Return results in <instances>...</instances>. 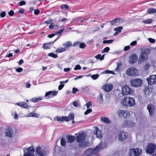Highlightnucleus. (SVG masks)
<instances>
[{
	"label": "nucleus",
	"mask_w": 156,
	"mask_h": 156,
	"mask_svg": "<svg viewBox=\"0 0 156 156\" xmlns=\"http://www.w3.org/2000/svg\"><path fill=\"white\" fill-rule=\"evenodd\" d=\"M121 103L122 105L126 107H133L135 105L134 99L129 97H125L122 100Z\"/></svg>",
	"instance_id": "obj_1"
},
{
	"label": "nucleus",
	"mask_w": 156,
	"mask_h": 156,
	"mask_svg": "<svg viewBox=\"0 0 156 156\" xmlns=\"http://www.w3.org/2000/svg\"><path fill=\"white\" fill-rule=\"evenodd\" d=\"M142 152V150L137 148L130 149L129 151V156H140Z\"/></svg>",
	"instance_id": "obj_2"
},
{
	"label": "nucleus",
	"mask_w": 156,
	"mask_h": 156,
	"mask_svg": "<svg viewBox=\"0 0 156 156\" xmlns=\"http://www.w3.org/2000/svg\"><path fill=\"white\" fill-rule=\"evenodd\" d=\"M130 83L132 86L138 87L142 84V80L139 78L132 79L130 81Z\"/></svg>",
	"instance_id": "obj_3"
},
{
	"label": "nucleus",
	"mask_w": 156,
	"mask_h": 156,
	"mask_svg": "<svg viewBox=\"0 0 156 156\" xmlns=\"http://www.w3.org/2000/svg\"><path fill=\"white\" fill-rule=\"evenodd\" d=\"M126 73L130 76H135L137 75L138 70L134 67L129 68L126 71Z\"/></svg>",
	"instance_id": "obj_4"
},
{
	"label": "nucleus",
	"mask_w": 156,
	"mask_h": 156,
	"mask_svg": "<svg viewBox=\"0 0 156 156\" xmlns=\"http://www.w3.org/2000/svg\"><path fill=\"white\" fill-rule=\"evenodd\" d=\"M148 58V55L147 53L145 51L142 52L139 56L138 62L140 63L147 61Z\"/></svg>",
	"instance_id": "obj_5"
},
{
	"label": "nucleus",
	"mask_w": 156,
	"mask_h": 156,
	"mask_svg": "<svg viewBox=\"0 0 156 156\" xmlns=\"http://www.w3.org/2000/svg\"><path fill=\"white\" fill-rule=\"evenodd\" d=\"M156 146L154 144H149L147 146L146 152L147 153L152 154L154 152Z\"/></svg>",
	"instance_id": "obj_6"
},
{
	"label": "nucleus",
	"mask_w": 156,
	"mask_h": 156,
	"mask_svg": "<svg viewBox=\"0 0 156 156\" xmlns=\"http://www.w3.org/2000/svg\"><path fill=\"white\" fill-rule=\"evenodd\" d=\"M36 153L39 156H45L46 154V151L40 146H37L36 148Z\"/></svg>",
	"instance_id": "obj_7"
},
{
	"label": "nucleus",
	"mask_w": 156,
	"mask_h": 156,
	"mask_svg": "<svg viewBox=\"0 0 156 156\" xmlns=\"http://www.w3.org/2000/svg\"><path fill=\"white\" fill-rule=\"evenodd\" d=\"M147 109L149 112L150 116H152L155 111V106L152 104H150L147 105Z\"/></svg>",
	"instance_id": "obj_8"
},
{
	"label": "nucleus",
	"mask_w": 156,
	"mask_h": 156,
	"mask_svg": "<svg viewBox=\"0 0 156 156\" xmlns=\"http://www.w3.org/2000/svg\"><path fill=\"white\" fill-rule=\"evenodd\" d=\"M128 136V133L124 131L120 132L118 136V139L119 141H122L126 139Z\"/></svg>",
	"instance_id": "obj_9"
},
{
	"label": "nucleus",
	"mask_w": 156,
	"mask_h": 156,
	"mask_svg": "<svg viewBox=\"0 0 156 156\" xmlns=\"http://www.w3.org/2000/svg\"><path fill=\"white\" fill-rule=\"evenodd\" d=\"M103 143L101 142L94 149H91V151L93 154H95L98 153L101 149L105 148V146L103 147Z\"/></svg>",
	"instance_id": "obj_10"
},
{
	"label": "nucleus",
	"mask_w": 156,
	"mask_h": 156,
	"mask_svg": "<svg viewBox=\"0 0 156 156\" xmlns=\"http://www.w3.org/2000/svg\"><path fill=\"white\" fill-rule=\"evenodd\" d=\"M86 135L84 133H80L76 136V141L77 142L81 143L84 141L85 139Z\"/></svg>",
	"instance_id": "obj_11"
},
{
	"label": "nucleus",
	"mask_w": 156,
	"mask_h": 156,
	"mask_svg": "<svg viewBox=\"0 0 156 156\" xmlns=\"http://www.w3.org/2000/svg\"><path fill=\"white\" fill-rule=\"evenodd\" d=\"M5 135L9 137L12 138L14 136V132L12 129L9 127H8L5 131Z\"/></svg>",
	"instance_id": "obj_12"
},
{
	"label": "nucleus",
	"mask_w": 156,
	"mask_h": 156,
	"mask_svg": "<svg viewBox=\"0 0 156 156\" xmlns=\"http://www.w3.org/2000/svg\"><path fill=\"white\" fill-rule=\"evenodd\" d=\"M147 80L149 85L154 84L156 83V75H151Z\"/></svg>",
	"instance_id": "obj_13"
},
{
	"label": "nucleus",
	"mask_w": 156,
	"mask_h": 156,
	"mask_svg": "<svg viewBox=\"0 0 156 156\" xmlns=\"http://www.w3.org/2000/svg\"><path fill=\"white\" fill-rule=\"evenodd\" d=\"M135 125V123L131 121H127L125 120L124 121L123 124V127H132Z\"/></svg>",
	"instance_id": "obj_14"
},
{
	"label": "nucleus",
	"mask_w": 156,
	"mask_h": 156,
	"mask_svg": "<svg viewBox=\"0 0 156 156\" xmlns=\"http://www.w3.org/2000/svg\"><path fill=\"white\" fill-rule=\"evenodd\" d=\"M132 90L130 89L128 86H125L122 89L123 94L127 95L130 94L132 92Z\"/></svg>",
	"instance_id": "obj_15"
},
{
	"label": "nucleus",
	"mask_w": 156,
	"mask_h": 156,
	"mask_svg": "<svg viewBox=\"0 0 156 156\" xmlns=\"http://www.w3.org/2000/svg\"><path fill=\"white\" fill-rule=\"evenodd\" d=\"M137 58L136 55L135 54H132L129 57V62L130 64H133L137 61Z\"/></svg>",
	"instance_id": "obj_16"
},
{
	"label": "nucleus",
	"mask_w": 156,
	"mask_h": 156,
	"mask_svg": "<svg viewBox=\"0 0 156 156\" xmlns=\"http://www.w3.org/2000/svg\"><path fill=\"white\" fill-rule=\"evenodd\" d=\"M102 88L105 91L108 92L112 90L113 86L112 84H106L102 87Z\"/></svg>",
	"instance_id": "obj_17"
},
{
	"label": "nucleus",
	"mask_w": 156,
	"mask_h": 156,
	"mask_svg": "<svg viewBox=\"0 0 156 156\" xmlns=\"http://www.w3.org/2000/svg\"><path fill=\"white\" fill-rule=\"evenodd\" d=\"M58 39V37H57L56 39H55L54 41L52 42H51L48 43H45L43 44V48L45 49H48L50 48V47L51 46L52 44H53L54 42L57 39Z\"/></svg>",
	"instance_id": "obj_18"
},
{
	"label": "nucleus",
	"mask_w": 156,
	"mask_h": 156,
	"mask_svg": "<svg viewBox=\"0 0 156 156\" xmlns=\"http://www.w3.org/2000/svg\"><path fill=\"white\" fill-rule=\"evenodd\" d=\"M65 119V121H69L70 120H74V114L73 113H70L68 116H64Z\"/></svg>",
	"instance_id": "obj_19"
},
{
	"label": "nucleus",
	"mask_w": 156,
	"mask_h": 156,
	"mask_svg": "<svg viewBox=\"0 0 156 156\" xmlns=\"http://www.w3.org/2000/svg\"><path fill=\"white\" fill-rule=\"evenodd\" d=\"M15 104L24 108H28L29 107V106L27 105V104L24 102H20L19 103H16Z\"/></svg>",
	"instance_id": "obj_20"
},
{
	"label": "nucleus",
	"mask_w": 156,
	"mask_h": 156,
	"mask_svg": "<svg viewBox=\"0 0 156 156\" xmlns=\"http://www.w3.org/2000/svg\"><path fill=\"white\" fill-rule=\"evenodd\" d=\"M90 144L88 142H83L78 144V146L80 147L85 148L90 146Z\"/></svg>",
	"instance_id": "obj_21"
},
{
	"label": "nucleus",
	"mask_w": 156,
	"mask_h": 156,
	"mask_svg": "<svg viewBox=\"0 0 156 156\" xmlns=\"http://www.w3.org/2000/svg\"><path fill=\"white\" fill-rule=\"evenodd\" d=\"M66 137L67 139V143H72L76 139V137L74 136L67 135Z\"/></svg>",
	"instance_id": "obj_22"
},
{
	"label": "nucleus",
	"mask_w": 156,
	"mask_h": 156,
	"mask_svg": "<svg viewBox=\"0 0 156 156\" xmlns=\"http://www.w3.org/2000/svg\"><path fill=\"white\" fill-rule=\"evenodd\" d=\"M95 134L96 135L97 137L99 139H101L102 137V135L101 131L99 130L98 128L97 127L95 128Z\"/></svg>",
	"instance_id": "obj_23"
},
{
	"label": "nucleus",
	"mask_w": 156,
	"mask_h": 156,
	"mask_svg": "<svg viewBox=\"0 0 156 156\" xmlns=\"http://www.w3.org/2000/svg\"><path fill=\"white\" fill-rule=\"evenodd\" d=\"M101 120L103 122L107 124H109L110 123V121L109 119L107 117H102L101 118Z\"/></svg>",
	"instance_id": "obj_24"
},
{
	"label": "nucleus",
	"mask_w": 156,
	"mask_h": 156,
	"mask_svg": "<svg viewBox=\"0 0 156 156\" xmlns=\"http://www.w3.org/2000/svg\"><path fill=\"white\" fill-rule=\"evenodd\" d=\"M27 117H35L37 118L39 117V115L36 114L34 112H32L28 114Z\"/></svg>",
	"instance_id": "obj_25"
},
{
	"label": "nucleus",
	"mask_w": 156,
	"mask_h": 156,
	"mask_svg": "<svg viewBox=\"0 0 156 156\" xmlns=\"http://www.w3.org/2000/svg\"><path fill=\"white\" fill-rule=\"evenodd\" d=\"M42 99V97H39L37 98L34 97L31 98V101L34 102H37L39 101H41Z\"/></svg>",
	"instance_id": "obj_26"
},
{
	"label": "nucleus",
	"mask_w": 156,
	"mask_h": 156,
	"mask_svg": "<svg viewBox=\"0 0 156 156\" xmlns=\"http://www.w3.org/2000/svg\"><path fill=\"white\" fill-rule=\"evenodd\" d=\"M147 12L149 14H153L156 13V9L150 8L147 9Z\"/></svg>",
	"instance_id": "obj_27"
},
{
	"label": "nucleus",
	"mask_w": 156,
	"mask_h": 156,
	"mask_svg": "<svg viewBox=\"0 0 156 156\" xmlns=\"http://www.w3.org/2000/svg\"><path fill=\"white\" fill-rule=\"evenodd\" d=\"M62 45L64 48H68L72 46V43L70 41H67L66 43L63 44Z\"/></svg>",
	"instance_id": "obj_28"
},
{
	"label": "nucleus",
	"mask_w": 156,
	"mask_h": 156,
	"mask_svg": "<svg viewBox=\"0 0 156 156\" xmlns=\"http://www.w3.org/2000/svg\"><path fill=\"white\" fill-rule=\"evenodd\" d=\"M27 152H29L30 153H32L33 154H34L35 151V150L32 146L28 147L27 149Z\"/></svg>",
	"instance_id": "obj_29"
},
{
	"label": "nucleus",
	"mask_w": 156,
	"mask_h": 156,
	"mask_svg": "<svg viewBox=\"0 0 156 156\" xmlns=\"http://www.w3.org/2000/svg\"><path fill=\"white\" fill-rule=\"evenodd\" d=\"M56 119L59 122H62L64 121H65V119L64 116H62V117H57L54 119V120Z\"/></svg>",
	"instance_id": "obj_30"
},
{
	"label": "nucleus",
	"mask_w": 156,
	"mask_h": 156,
	"mask_svg": "<svg viewBox=\"0 0 156 156\" xmlns=\"http://www.w3.org/2000/svg\"><path fill=\"white\" fill-rule=\"evenodd\" d=\"M124 110H119L117 112V113L118 114L119 116L120 117L122 118L123 117Z\"/></svg>",
	"instance_id": "obj_31"
},
{
	"label": "nucleus",
	"mask_w": 156,
	"mask_h": 156,
	"mask_svg": "<svg viewBox=\"0 0 156 156\" xmlns=\"http://www.w3.org/2000/svg\"><path fill=\"white\" fill-rule=\"evenodd\" d=\"M122 66V64L121 62L118 63L116 69L115 70V72H119Z\"/></svg>",
	"instance_id": "obj_32"
},
{
	"label": "nucleus",
	"mask_w": 156,
	"mask_h": 156,
	"mask_svg": "<svg viewBox=\"0 0 156 156\" xmlns=\"http://www.w3.org/2000/svg\"><path fill=\"white\" fill-rule=\"evenodd\" d=\"M66 51V49L64 48H58L56 51V53H59L64 52Z\"/></svg>",
	"instance_id": "obj_33"
},
{
	"label": "nucleus",
	"mask_w": 156,
	"mask_h": 156,
	"mask_svg": "<svg viewBox=\"0 0 156 156\" xmlns=\"http://www.w3.org/2000/svg\"><path fill=\"white\" fill-rule=\"evenodd\" d=\"M98 100L100 103L102 104L103 102V95L101 93L99 94L98 98Z\"/></svg>",
	"instance_id": "obj_34"
},
{
	"label": "nucleus",
	"mask_w": 156,
	"mask_h": 156,
	"mask_svg": "<svg viewBox=\"0 0 156 156\" xmlns=\"http://www.w3.org/2000/svg\"><path fill=\"white\" fill-rule=\"evenodd\" d=\"M85 154L87 156H89L93 154L91 148L86 150L85 151Z\"/></svg>",
	"instance_id": "obj_35"
},
{
	"label": "nucleus",
	"mask_w": 156,
	"mask_h": 156,
	"mask_svg": "<svg viewBox=\"0 0 156 156\" xmlns=\"http://www.w3.org/2000/svg\"><path fill=\"white\" fill-rule=\"evenodd\" d=\"M61 145L62 146H65L66 144V141L65 139L62 137L60 141Z\"/></svg>",
	"instance_id": "obj_36"
},
{
	"label": "nucleus",
	"mask_w": 156,
	"mask_h": 156,
	"mask_svg": "<svg viewBox=\"0 0 156 156\" xmlns=\"http://www.w3.org/2000/svg\"><path fill=\"white\" fill-rule=\"evenodd\" d=\"M120 19L118 18H116L114 20L110 22L111 24L112 25H113L115 24L117 22H119L120 21Z\"/></svg>",
	"instance_id": "obj_37"
},
{
	"label": "nucleus",
	"mask_w": 156,
	"mask_h": 156,
	"mask_svg": "<svg viewBox=\"0 0 156 156\" xmlns=\"http://www.w3.org/2000/svg\"><path fill=\"white\" fill-rule=\"evenodd\" d=\"M123 29V27L122 26H120L114 29V30L117 31L119 33L121 32V30Z\"/></svg>",
	"instance_id": "obj_38"
},
{
	"label": "nucleus",
	"mask_w": 156,
	"mask_h": 156,
	"mask_svg": "<svg viewBox=\"0 0 156 156\" xmlns=\"http://www.w3.org/2000/svg\"><path fill=\"white\" fill-rule=\"evenodd\" d=\"M152 21L151 19H148L146 20H144L142 22L145 24H150L152 23Z\"/></svg>",
	"instance_id": "obj_39"
},
{
	"label": "nucleus",
	"mask_w": 156,
	"mask_h": 156,
	"mask_svg": "<svg viewBox=\"0 0 156 156\" xmlns=\"http://www.w3.org/2000/svg\"><path fill=\"white\" fill-rule=\"evenodd\" d=\"M48 55L49 56L53 57L54 58H56L58 57L57 55L52 52L48 54Z\"/></svg>",
	"instance_id": "obj_40"
},
{
	"label": "nucleus",
	"mask_w": 156,
	"mask_h": 156,
	"mask_svg": "<svg viewBox=\"0 0 156 156\" xmlns=\"http://www.w3.org/2000/svg\"><path fill=\"white\" fill-rule=\"evenodd\" d=\"M61 8L62 9H64L65 8V9L67 10L69 9V6L67 4L63 5H61Z\"/></svg>",
	"instance_id": "obj_41"
},
{
	"label": "nucleus",
	"mask_w": 156,
	"mask_h": 156,
	"mask_svg": "<svg viewBox=\"0 0 156 156\" xmlns=\"http://www.w3.org/2000/svg\"><path fill=\"white\" fill-rule=\"evenodd\" d=\"M99 75L98 74H93L91 76V78L94 80H96L98 78Z\"/></svg>",
	"instance_id": "obj_42"
},
{
	"label": "nucleus",
	"mask_w": 156,
	"mask_h": 156,
	"mask_svg": "<svg viewBox=\"0 0 156 156\" xmlns=\"http://www.w3.org/2000/svg\"><path fill=\"white\" fill-rule=\"evenodd\" d=\"M129 114L128 111H125L124 112V114L123 117L124 118H126L127 117H129Z\"/></svg>",
	"instance_id": "obj_43"
},
{
	"label": "nucleus",
	"mask_w": 156,
	"mask_h": 156,
	"mask_svg": "<svg viewBox=\"0 0 156 156\" xmlns=\"http://www.w3.org/2000/svg\"><path fill=\"white\" fill-rule=\"evenodd\" d=\"M24 155L23 156H35V155L32 153H30L29 152L25 153V150H24Z\"/></svg>",
	"instance_id": "obj_44"
},
{
	"label": "nucleus",
	"mask_w": 156,
	"mask_h": 156,
	"mask_svg": "<svg viewBox=\"0 0 156 156\" xmlns=\"http://www.w3.org/2000/svg\"><path fill=\"white\" fill-rule=\"evenodd\" d=\"M110 50V48L109 47H107L105 48L103 50H102L101 53H104L109 51Z\"/></svg>",
	"instance_id": "obj_45"
},
{
	"label": "nucleus",
	"mask_w": 156,
	"mask_h": 156,
	"mask_svg": "<svg viewBox=\"0 0 156 156\" xmlns=\"http://www.w3.org/2000/svg\"><path fill=\"white\" fill-rule=\"evenodd\" d=\"M53 20L52 19L49 18L48 20L44 21V23L47 25H48Z\"/></svg>",
	"instance_id": "obj_46"
},
{
	"label": "nucleus",
	"mask_w": 156,
	"mask_h": 156,
	"mask_svg": "<svg viewBox=\"0 0 156 156\" xmlns=\"http://www.w3.org/2000/svg\"><path fill=\"white\" fill-rule=\"evenodd\" d=\"M103 73L104 74H110V73H112L114 74V73L111 71L109 70H106L104 71Z\"/></svg>",
	"instance_id": "obj_47"
},
{
	"label": "nucleus",
	"mask_w": 156,
	"mask_h": 156,
	"mask_svg": "<svg viewBox=\"0 0 156 156\" xmlns=\"http://www.w3.org/2000/svg\"><path fill=\"white\" fill-rule=\"evenodd\" d=\"M113 40H104L103 41V44H110L113 42Z\"/></svg>",
	"instance_id": "obj_48"
},
{
	"label": "nucleus",
	"mask_w": 156,
	"mask_h": 156,
	"mask_svg": "<svg viewBox=\"0 0 156 156\" xmlns=\"http://www.w3.org/2000/svg\"><path fill=\"white\" fill-rule=\"evenodd\" d=\"M86 45L84 43H81L79 45V47L82 49L86 47Z\"/></svg>",
	"instance_id": "obj_49"
},
{
	"label": "nucleus",
	"mask_w": 156,
	"mask_h": 156,
	"mask_svg": "<svg viewBox=\"0 0 156 156\" xmlns=\"http://www.w3.org/2000/svg\"><path fill=\"white\" fill-rule=\"evenodd\" d=\"M92 111L91 108H88L87 110L84 112V114L85 115H87L90 113Z\"/></svg>",
	"instance_id": "obj_50"
},
{
	"label": "nucleus",
	"mask_w": 156,
	"mask_h": 156,
	"mask_svg": "<svg viewBox=\"0 0 156 156\" xmlns=\"http://www.w3.org/2000/svg\"><path fill=\"white\" fill-rule=\"evenodd\" d=\"M150 66V65L149 63H146L144 66V69L145 70H147L149 68Z\"/></svg>",
	"instance_id": "obj_51"
},
{
	"label": "nucleus",
	"mask_w": 156,
	"mask_h": 156,
	"mask_svg": "<svg viewBox=\"0 0 156 156\" xmlns=\"http://www.w3.org/2000/svg\"><path fill=\"white\" fill-rule=\"evenodd\" d=\"M51 94H52V91H49L45 93V97H47L49 95L50 96V97H51Z\"/></svg>",
	"instance_id": "obj_52"
},
{
	"label": "nucleus",
	"mask_w": 156,
	"mask_h": 156,
	"mask_svg": "<svg viewBox=\"0 0 156 156\" xmlns=\"http://www.w3.org/2000/svg\"><path fill=\"white\" fill-rule=\"evenodd\" d=\"M144 91L145 94H147V92H148L147 94H149V90L148 87H145L144 89Z\"/></svg>",
	"instance_id": "obj_53"
},
{
	"label": "nucleus",
	"mask_w": 156,
	"mask_h": 156,
	"mask_svg": "<svg viewBox=\"0 0 156 156\" xmlns=\"http://www.w3.org/2000/svg\"><path fill=\"white\" fill-rule=\"evenodd\" d=\"M81 69V67L79 65H77L74 68V70H76L78 69Z\"/></svg>",
	"instance_id": "obj_54"
},
{
	"label": "nucleus",
	"mask_w": 156,
	"mask_h": 156,
	"mask_svg": "<svg viewBox=\"0 0 156 156\" xmlns=\"http://www.w3.org/2000/svg\"><path fill=\"white\" fill-rule=\"evenodd\" d=\"M14 14V12L12 10H11L8 12V14L10 16H12Z\"/></svg>",
	"instance_id": "obj_55"
},
{
	"label": "nucleus",
	"mask_w": 156,
	"mask_h": 156,
	"mask_svg": "<svg viewBox=\"0 0 156 156\" xmlns=\"http://www.w3.org/2000/svg\"><path fill=\"white\" fill-rule=\"evenodd\" d=\"M23 69L21 67H19L16 69V71L18 73H20L22 71Z\"/></svg>",
	"instance_id": "obj_56"
},
{
	"label": "nucleus",
	"mask_w": 156,
	"mask_h": 156,
	"mask_svg": "<svg viewBox=\"0 0 156 156\" xmlns=\"http://www.w3.org/2000/svg\"><path fill=\"white\" fill-rule=\"evenodd\" d=\"M78 89L75 87H73L72 89V93L73 94H75L76 92L78 91Z\"/></svg>",
	"instance_id": "obj_57"
},
{
	"label": "nucleus",
	"mask_w": 156,
	"mask_h": 156,
	"mask_svg": "<svg viewBox=\"0 0 156 156\" xmlns=\"http://www.w3.org/2000/svg\"><path fill=\"white\" fill-rule=\"evenodd\" d=\"M91 105L92 102L91 101H89L88 103H87L86 105V106L87 108H89Z\"/></svg>",
	"instance_id": "obj_58"
},
{
	"label": "nucleus",
	"mask_w": 156,
	"mask_h": 156,
	"mask_svg": "<svg viewBox=\"0 0 156 156\" xmlns=\"http://www.w3.org/2000/svg\"><path fill=\"white\" fill-rule=\"evenodd\" d=\"M64 85L63 83H61V84L59 85L58 87V89L59 90H62V88L64 87Z\"/></svg>",
	"instance_id": "obj_59"
},
{
	"label": "nucleus",
	"mask_w": 156,
	"mask_h": 156,
	"mask_svg": "<svg viewBox=\"0 0 156 156\" xmlns=\"http://www.w3.org/2000/svg\"><path fill=\"white\" fill-rule=\"evenodd\" d=\"M57 93L58 92L57 91H52L51 97H52L56 96L57 94Z\"/></svg>",
	"instance_id": "obj_60"
},
{
	"label": "nucleus",
	"mask_w": 156,
	"mask_h": 156,
	"mask_svg": "<svg viewBox=\"0 0 156 156\" xmlns=\"http://www.w3.org/2000/svg\"><path fill=\"white\" fill-rule=\"evenodd\" d=\"M26 4V2L24 1H22L20 2L19 3V5L20 6H22L23 5H25Z\"/></svg>",
	"instance_id": "obj_61"
},
{
	"label": "nucleus",
	"mask_w": 156,
	"mask_h": 156,
	"mask_svg": "<svg viewBox=\"0 0 156 156\" xmlns=\"http://www.w3.org/2000/svg\"><path fill=\"white\" fill-rule=\"evenodd\" d=\"M73 105L75 107H77L78 106V103L76 101H74L73 102Z\"/></svg>",
	"instance_id": "obj_62"
},
{
	"label": "nucleus",
	"mask_w": 156,
	"mask_h": 156,
	"mask_svg": "<svg viewBox=\"0 0 156 156\" xmlns=\"http://www.w3.org/2000/svg\"><path fill=\"white\" fill-rule=\"evenodd\" d=\"M6 15V13L5 12H2L0 13V16L1 17H5Z\"/></svg>",
	"instance_id": "obj_63"
},
{
	"label": "nucleus",
	"mask_w": 156,
	"mask_h": 156,
	"mask_svg": "<svg viewBox=\"0 0 156 156\" xmlns=\"http://www.w3.org/2000/svg\"><path fill=\"white\" fill-rule=\"evenodd\" d=\"M40 12V11L39 10L36 9L34 10V13L36 15H38L39 14Z\"/></svg>",
	"instance_id": "obj_64"
}]
</instances>
